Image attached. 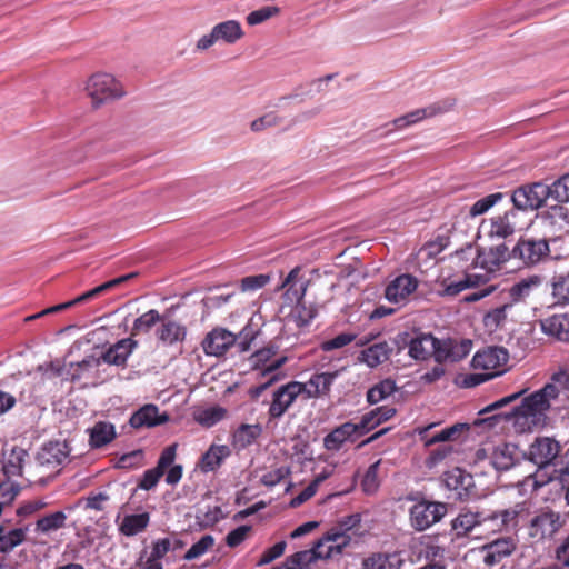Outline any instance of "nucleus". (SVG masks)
<instances>
[{
  "label": "nucleus",
  "mask_w": 569,
  "mask_h": 569,
  "mask_svg": "<svg viewBox=\"0 0 569 569\" xmlns=\"http://www.w3.org/2000/svg\"><path fill=\"white\" fill-rule=\"evenodd\" d=\"M559 388L550 382L545 385L538 391L525 397L519 406L512 408L510 412L495 415L490 420H513L521 431L531 429L532 425L541 421L550 408V401L559 396Z\"/></svg>",
  "instance_id": "nucleus-1"
},
{
  "label": "nucleus",
  "mask_w": 569,
  "mask_h": 569,
  "mask_svg": "<svg viewBox=\"0 0 569 569\" xmlns=\"http://www.w3.org/2000/svg\"><path fill=\"white\" fill-rule=\"evenodd\" d=\"M138 347V341L132 338H124L109 347L101 356L96 358L90 356L77 363V370L72 373L71 380L76 381L81 378L82 371L89 368H98L100 362L103 361L108 365L121 366L127 365V360L132 351Z\"/></svg>",
  "instance_id": "nucleus-2"
},
{
  "label": "nucleus",
  "mask_w": 569,
  "mask_h": 569,
  "mask_svg": "<svg viewBox=\"0 0 569 569\" xmlns=\"http://www.w3.org/2000/svg\"><path fill=\"white\" fill-rule=\"evenodd\" d=\"M513 260L522 268H535L549 260L551 250L546 238L520 237L511 249Z\"/></svg>",
  "instance_id": "nucleus-3"
},
{
  "label": "nucleus",
  "mask_w": 569,
  "mask_h": 569,
  "mask_svg": "<svg viewBox=\"0 0 569 569\" xmlns=\"http://www.w3.org/2000/svg\"><path fill=\"white\" fill-rule=\"evenodd\" d=\"M548 198H551L550 184L541 181L521 184L511 193L513 209L518 212L538 210L545 207Z\"/></svg>",
  "instance_id": "nucleus-4"
},
{
  "label": "nucleus",
  "mask_w": 569,
  "mask_h": 569,
  "mask_svg": "<svg viewBox=\"0 0 569 569\" xmlns=\"http://www.w3.org/2000/svg\"><path fill=\"white\" fill-rule=\"evenodd\" d=\"M86 91L96 108L124 96L122 84L112 74L104 72L92 74L87 81Z\"/></svg>",
  "instance_id": "nucleus-5"
},
{
  "label": "nucleus",
  "mask_w": 569,
  "mask_h": 569,
  "mask_svg": "<svg viewBox=\"0 0 569 569\" xmlns=\"http://www.w3.org/2000/svg\"><path fill=\"white\" fill-rule=\"evenodd\" d=\"M566 523L565 518L549 508L542 509L528 523V536L533 542L552 538Z\"/></svg>",
  "instance_id": "nucleus-6"
},
{
  "label": "nucleus",
  "mask_w": 569,
  "mask_h": 569,
  "mask_svg": "<svg viewBox=\"0 0 569 569\" xmlns=\"http://www.w3.org/2000/svg\"><path fill=\"white\" fill-rule=\"evenodd\" d=\"M447 513V503L421 499L409 510L411 527L417 531H425L439 522Z\"/></svg>",
  "instance_id": "nucleus-7"
},
{
  "label": "nucleus",
  "mask_w": 569,
  "mask_h": 569,
  "mask_svg": "<svg viewBox=\"0 0 569 569\" xmlns=\"http://www.w3.org/2000/svg\"><path fill=\"white\" fill-rule=\"evenodd\" d=\"M299 268H293L286 279L281 283V288H287L284 296L288 300L297 301V307L295 309V318L296 322L299 327L307 326L311 322V320L316 317L317 310L313 307H306L301 300L305 296L306 287L301 284L299 288L296 287V278L299 273Z\"/></svg>",
  "instance_id": "nucleus-8"
},
{
  "label": "nucleus",
  "mask_w": 569,
  "mask_h": 569,
  "mask_svg": "<svg viewBox=\"0 0 569 569\" xmlns=\"http://www.w3.org/2000/svg\"><path fill=\"white\" fill-rule=\"evenodd\" d=\"M302 390L299 381H290L277 388L272 392V399L268 409L269 421L280 419L301 395Z\"/></svg>",
  "instance_id": "nucleus-9"
},
{
  "label": "nucleus",
  "mask_w": 569,
  "mask_h": 569,
  "mask_svg": "<svg viewBox=\"0 0 569 569\" xmlns=\"http://www.w3.org/2000/svg\"><path fill=\"white\" fill-rule=\"evenodd\" d=\"M543 283L541 274H531L515 282L505 289L501 295L502 299L511 303L513 308L518 303H526L539 290Z\"/></svg>",
  "instance_id": "nucleus-10"
},
{
  "label": "nucleus",
  "mask_w": 569,
  "mask_h": 569,
  "mask_svg": "<svg viewBox=\"0 0 569 569\" xmlns=\"http://www.w3.org/2000/svg\"><path fill=\"white\" fill-rule=\"evenodd\" d=\"M456 104V99L447 98L441 101H437L426 108L413 110L405 116L396 118L392 123L397 129H403L415 123L420 122L423 119L432 118L438 114H442L452 110Z\"/></svg>",
  "instance_id": "nucleus-11"
},
{
  "label": "nucleus",
  "mask_w": 569,
  "mask_h": 569,
  "mask_svg": "<svg viewBox=\"0 0 569 569\" xmlns=\"http://www.w3.org/2000/svg\"><path fill=\"white\" fill-rule=\"evenodd\" d=\"M560 445L552 438H537L529 447L528 459L538 468H545L553 462L560 452Z\"/></svg>",
  "instance_id": "nucleus-12"
},
{
  "label": "nucleus",
  "mask_w": 569,
  "mask_h": 569,
  "mask_svg": "<svg viewBox=\"0 0 569 569\" xmlns=\"http://www.w3.org/2000/svg\"><path fill=\"white\" fill-rule=\"evenodd\" d=\"M69 455L70 448L66 441H49L38 451L36 461L40 467L52 470L68 461Z\"/></svg>",
  "instance_id": "nucleus-13"
},
{
  "label": "nucleus",
  "mask_w": 569,
  "mask_h": 569,
  "mask_svg": "<svg viewBox=\"0 0 569 569\" xmlns=\"http://www.w3.org/2000/svg\"><path fill=\"white\" fill-rule=\"evenodd\" d=\"M517 549V541L512 537H502L486 543L481 548L483 563L488 568L500 565Z\"/></svg>",
  "instance_id": "nucleus-14"
},
{
  "label": "nucleus",
  "mask_w": 569,
  "mask_h": 569,
  "mask_svg": "<svg viewBox=\"0 0 569 569\" xmlns=\"http://www.w3.org/2000/svg\"><path fill=\"white\" fill-rule=\"evenodd\" d=\"M395 343L399 350L408 346V353L415 360H426L431 357L435 351V343L437 342L432 335H421L416 338H410L406 333L405 336L396 337Z\"/></svg>",
  "instance_id": "nucleus-15"
},
{
  "label": "nucleus",
  "mask_w": 569,
  "mask_h": 569,
  "mask_svg": "<svg viewBox=\"0 0 569 569\" xmlns=\"http://www.w3.org/2000/svg\"><path fill=\"white\" fill-rule=\"evenodd\" d=\"M237 341L231 331L217 327L208 332L202 341V349L207 356H223Z\"/></svg>",
  "instance_id": "nucleus-16"
},
{
  "label": "nucleus",
  "mask_w": 569,
  "mask_h": 569,
  "mask_svg": "<svg viewBox=\"0 0 569 569\" xmlns=\"http://www.w3.org/2000/svg\"><path fill=\"white\" fill-rule=\"evenodd\" d=\"M351 541V533L343 532L340 527H331L326 535L320 538L318 550L326 559L333 558L342 552Z\"/></svg>",
  "instance_id": "nucleus-17"
},
{
  "label": "nucleus",
  "mask_w": 569,
  "mask_h": 569,
  "mask_svg": "<svg viewBox=\"0 0 569 569\" xmlns=\"http://www.w3.org/2000/svg\"><path fill=\"white\" fill-rule=\"evenodd\" d=\"M509 353L503 347H489L478 351L472 358L475 369L495 370L507 365Z\"/></svg>",
  "instance_id": "nucleus-18"
},
{
  "label": "nucleus",
  "mask_w": 569,
  "mask_h": 569,
  "mask_svg": "<svg viewBox=\"0 0 569 569\" xmlns=\"http://www.w3.org/2000/svg\"><path fill=\"white\" fill-rule=\"evenodd\" d=\"M170 419L167 412L159 413L156 405L148 403L138 409L129 419V423L134 429L152 428L163 425Z\"/></svg>",
  "instance_id": "nucleus-19"
},
{
  "label": "nucleus",
  "mask_w": 569,
  "mask_h": 569,
  "mask_svg": "<svg viewBox=\"0 0 569 569\" xmlns=\"http://www.w3.org/2000/svg\"><path fill=\"white\" fill-rule=\"evenodd\" d=\"M417 279L411 274H401L391 281L385 290V297L392 303H401L416 291Z\"/></svg>",
  "instance_id": "nucleus-20"
},
{
  "label": "nucleus",
  "mask_w": 569,
  "mask_h": 569,
  "mask_svg": "<svg viewBox=\"0 0 569 569\" xmlns=\"http://www.w3.org/2000/svg\"><path fill=\"white\" fill-rule=\"evenodd\" d=\"M156 336L163 346L172 347L184 341L187 327L174 319L163 316L156 331Z\"/></svg>",
  "instance_id": "nucleus-21"
},
{
  "label": "nucleus",
  "mask_w": 569,
  "mask_h": 569,
  "mask_svg": "<svg viewBox=\"0 0 569 569\" xmlns=\"http://www.w3.org/2000/svg\"><path fill=\"white\" fill-rule=\"evenodd\" d=\"M542 224L553 233L569 230V208L558 202L540 212Z\"/></svg>",
  "instance_id": "nucleus-22"
},
{
  "label": "nucleus",
  "mask_w": 569,
  "mask_h": 569,
  "mask_svg": "<svg viewBox=\"0 0 569 569\" xmlns=\"http://www.w3.org/2000/svg\"><path fill=\"white\" fill-rule=\"evenodd\" d=\"M359 439L356 427L352 421H347L333 428L323 438V448L328 451H338L342 446L349 441L355 442Z\"/></svg>",
  "instance_id": "nucleus-23"
},
{
  "label": "nucleus",
  "mask_w": 569,
  "mask_h": 569,
  "mask_svg": "<svg viewBox=\"0 0 569 569\" xmlns=\"http://www.w3.org/2000/svg\"><path fill=\"white\" fill-rule=\"evenodd\" d=\"M436 426V423H430L426 427L417 428L419 439L421 442H423L426 448H430L431 446L439 442L453 441L458 438L459 433L463 429H468V426L465 423H456L449 428H445L443 430L436 432L432 436H429V431Z\"/></svg>",
  "instance_id": "nucleus-24"
},
{
  "label": "nucleus",
  "mask_w": 569,
  "mask_h": 569,
  "mask_svg": "<svg viewBox=\"0 0 569 569\" xmlns=\"http://www.w3.org/2000/svg\"><path fill=\"white\" fill-rule=\"evenodd\" d=\"M519 223V212L511 208L491 219L490 236L506 239L512 236Z\"/></svg>",
  "instance_id": "nucleus-25"
},
{
  "label": "nucleus",
  "mask_w": 569,
  "mask_h": 569,
  "mask_svg": "<svg viewBox=\"0 0 569 569\" xmlns=\"http://www.w3.org/2000/svg\"><path fill=\"white\" fill-rule=\"evenodd\" d=\"M542 331L559 341L569 342V315L557 313L540 321Z\"/></svg>",
  "instance_id": "nucleus-26"
},
{
  "label": "nucleus",
  "mask_w": 569,
  "mask_h": 569,
  "mask_svg": "<svg viewBox=\"0 0 569 569\" xmlns=\"http://www.w3.org/2000/svg\"><path fill=\"white\" fill-rule=\"evenodd\" d=\"M318 559H326V557L320 555L316 542L311 549L301 550L289 556L283 562L274 566V569H307L310 563Z\"/></svg>",
  "instance_id": "nucleus-27"
},
{
  "label": "nucleus",
  "mask_w": 569,
  "mask_h": 569,
  "mask_svg": "<svg viewBox=\"0 0 569 569\" xmlns=\"http://www.w3.org/2000/svg\"><path fill=\"white\" fill-rule=\"evenodd\" d=\"M392 352V348L387 341H380L363 349L358 360L366 363L370 368H376L386 362Z\"/></svg>",
  "instance_id": "nucleus-28"
},
{
  "label": "nucleus",
  "mask_w": 569,
  "mask_h": 569,
  "mask_svg": "<svg viewBox=\"0 0 569 569\" xmlns=\"http://www.w3.org/2000/svg\"><path fill=\"white\" fill-rule=\"evenodd\" d=\"M481 511L462 508L451 521V527L458 537L467 536L472 529L481 526Z\"/></svg>",
  "instance_id": "nucleus-29"
},
{
  "label": "nucleus",
  "mask_w": 569,
  "mask_h": 569,
  "mask_svg": "<svg viewBox=\"0 0 569 569\" xmlns=\"http://www.w3.org/2000/svg\"><path fill=\"white\" fill-rule=\"evenodd\" d=\"M150 513L144 511L141 513L126 515L118 525L120 535L124 537H133L146 531L150 523Z\"/></svg>",
  "instance_id": "nucleus-30"
},
{
  "label": "nucleus",
  "mask_w": 569,
  "mask_h": 569,
  "mask_svg": "<svg viewBox=\"0 0 569 569\" xmlns=\"http://www.w3.org/2000/svg\"><path fill=\"white\" fill-rule=\"evenodd\" d=\"M138 276L137 272H130L123 276H120L118 278L111 279L109 281H106L104 283L97 286L93 289H90L86 291L84 293L78 296L77 298L72 299L74 302V306L78 303L90 301L112 289H116L120 287L123 283H127L128 281L134 279Z\"/></svg>",
  "instance_id": "nucleus-31"
},
{
  "label": "nucleus",
  "mask_w": 569,
  "mask_h": 569,
  "mask_svg": "<svg viewBox=\"0 0 569 569\" xmlns=\"http://www.w3.org/2000/svg\"><path fill=\"white\" fill-rule=\"evenodd\" d=\"M262 433V427L259 423L240 425L232 435V446L242 450L251 446Z\"/></svg>",
  "instance_id": "nucleus-32"
},
{
  "label": "nucleus",
  "mask_w": 569,
  "mask_h": 569,
  "mask_svg": "<svg viewBox=\"0 0 569 569\" xmlns=\"http://www.w3.org/2000/svg\"><path fill=\"white\" fill-rule=\"evenodd\" d=\"M117 437L116 428L111 422L98 421L90 429L89 445L93 449L102 448Z\"/></svg>",
  "instance_id": "nucleus-33"
},
{
  "label": "nucleus",
  "mask_w": 569,
  "mask_h": 569,
  "mask_svg": "<svg viewBox=\"0 0 569 569\" xmlns=\"http://www.w3.org/2000/svg\"><path fill=\"white\" fill-rule=\"evenodd\" d=\"M229 455L230 450L227 446L212 445L207 452L202 455L199 467L203 472L214 471Z\"/></svg>",
  "instance_id": "nucleus-34"
},
{
  "label": "nucleus",
  "mask_w": 569,
  "mask_h": 569,
  "mask_svg": "<svg viewBox=\"0 0 569 569\" xmlns=\"http://www.w3.org/2000/svg\"><path fill=\"white\" fill-rule=\"evenodd\" d=\"M27 451L20 447H13L8 456L4 457L2 471L7 479L22 476L23 462Z\"/></svg>",
  "instance_id": "nucleus-35"
},
{
  "label": "nucleus",
  "mask_w": 569,
  "mask_h": 569,
  "mask_svg": "<svg viewBox=\"0 0 569 569\" xmlns=\"http://www.w3.org/2000/svg\"><path fill=\"white\" fill-rule=\"evenodd\" d=\"M511 303L503 300V303L499 307L490 309L483 316V326L489 332H495L502 328L508 319L509 312L511 311Z\"/></svg>",
  "instance_id": "nucleus-36"
},
{
  "label": "nucleus",
  "mask_w": 569,
  "mask_h": 569,
  "mask_svg": "<svg viewBox=\"0 0 569 569\" xmlns=\"http://www.w3.org/2000/svg\"><path fill=\"white\" fill-rule=\"evenodd\" d=\"M512 259L513 254L511 253V249L502 243L489 249L483 259V264L489 269V271H496L500 270L508 261Z\"/></svg>",
  "instance_id": "nucleus-37"
},
{
  "label": "nucleus",
  "mask_w": 569,
  "mask_h": 569,
  "mask_svg": "<svg viewBox=\"0 0 569 569\" xmlns=\"http://www.w3.org/2000/svg\"><path fill=\"white\" fill-rule=\"evenodd\" d=\"M213 30L218 41L222 40L229 44L236 43L244 36L242 27L237 20H227L220 22L213 27Z\"/></svg>",
  "instance_id": "nucleus-38"
},
{
  "label": "nucleus",
  "mask_w": 569,
  "mask_h": 569,
  "mask_svg": "<svg viewBox=\"0 0 569 569\" xmlns=\"http://www.w3.org/2000/svg\"><path fill=\"white\" fill-rule=\"evenodd\" d=\"M516 447L510 443H501L497 446L490 457L491 465L497 470H508L515 465Z\"/></svg>",
  "instance_id": "nucleus-39"
},
{
  "label": "nucleus",
  "mask_w": 569,
  "mask_h": 569,
  "mask_svg": "<svg viewBox=\"0 0 569 569\" xmlns=\"http://www.w3.org/2000/svg\"><path fill=\"white\" fill-rule=\"evenodd\" d=\"M68 517L63 511H56L40 517L36 521L34 531L42 535H50L66 527Z\"/></svg>",
  "instance_id": "nucleus-40"
},
{
  "label": "nucleus",
  "mask_w": 569,
  "mask_h": 569,
  "mask_svg": "<svg viewBox=\"0 0 569 569\" xmlns=\"http://www.w3.org/2000/svg\"><path fill=\"white\" fill-rule=\"evenodd\" d=\"M551 297L558 306L569 305V272L555 274L551 279Z\"/></svg>",
  "instance_id": "nucleus-41"
},
{
  "label": "nucleus",
  "mask_w": 569,
  "mask_h": 569,
  "mask_svg": "<svg viewBox=\"0 0 569 569\" xmlns=\"http://www.w3.org/2000/svg\"><path fill=\"white\" fill-rule=\"evenodd\" d=\"M496 511L499 516V523L500 527H502L503 531H513L519 526V518L526 511V503L519 502L510 508Z\"/></svg>",
  "instance_id": "nucleus-42"
},
{
  "label": "nucleus",
  "mask_w": 569,
  "mask_h": 569,
  "mask_svg": "<svg viewBox=\"0 0 569 569\" xmlns=\"http://www.w3.org/2000/svg\"><path fill=\"white\" fill-rule=\"evenodd\" d=\"M339 372H321L311 376V385L315 386L311 392H308V398H320L328 396L335 379Z\"/></svg>",
  "instance_id": "nucleus-43"
},
{
  "label": "nucleus",
  "mask_w": 569,
  "mask_h": 569,
  "mask_svg": "<svg viewBox=\"0 0 569 569\" xmlns=\"http://www.w3.org/2000/svg\"><path fill=\"white\" fill-rule=\"evenodd\" d=\"M397 389L398 388L396 386L395 380H392L390 378L383 379L380 382L372 386L367 391V401L370 405H376V403L385 400L389 396L393 395L397 391Z\"/></svg>",
  "instance_id": "nucleus-44"
},
{
  "label": "nucleus",
  "mask_w": 569,
  "mask_h": 569,
  "mask_svg": "<svg viewBox=\"0 0 569 569\" xmlns=\"http://www.w3.org/2000/svg\"><path fill=\"white\" fill-rule=\"evenodd\" d=\"M26 539V529L16 528L9 531L0 526V552L7 553L21 545Z\"/></svg>",
  "instance_id": "nucleus-45"
},
{
  "label": "nucleus",
  "mask_w": 569,
  "mask_h": 569,
  "mask_svg": "<svg viewBox=\"0 0 569 569\" xmlns=\"http://www.w3.org/2000/svg\"><path fill=\"white\" fill-rule=\"evenodd\" d=\"M485 281L482 276L477 274H466L462 280L452 281L447 283L442 291H440L441 296H450L455 297L459 295L461 291L468 288H473L480 284V282Z\"/></svg>",
  "instance_id": "nucleus-46"
},
{
  "label": "nucleus",
  "mask_w": 569,
  "mask_h": 569,
  "mask_svg": "<svg viewBox=\"0 0 569 569\" xmlns=\"http://www.w3.org/2000/svg\"><path fill=\"white\" fill-rule=\"evenodd\" d=\"M163 316H161L157 310L151 309L140 317H138L132 326L131 335L137 336L140 333L149 332L150 329L157 323L161 322Z\"/></svg>",
  "instance_id": "nucleus-47"
},
{
  "label": "nucleus",
  "mask_w": 569,
  "mask_h": 569,
  "mask_svg": "<svg viewBox=\"0 0 569 569\" xmlns=\"http://www.w3.org/2000/svg\"><path fill=\"white\" fill-rule=\"evenodd\" d=\"M227 410L222 407H210L194 415V420L202 427L210 428L226 417Z\"/></svg>",
  "instance_id": "nucleus-48"
},
{
  "label": "nucleus",
  "mask_w": 569,
  "mask_h": 569,
  "mask_svg": "<svg viewBox=\"0 0 569 569\" xmlns=\"http://www.w3.org/2000/svg\"><path fill=\"white\" fill-rule=\"evenodd\" d=\"M214 541L216 540L211 535L202 536L200 540L193 543L184 553L183 559L190 561L203 556L214 546Z\"/></svg>",
  "instance_id": "nucleus-49"
},
{
  "label": "nucleus",
  "mask_w": 569,
  "mask_h": 569,
  "mask_svg": "<svg viewBox=\"0 0 569 569\" xmlns=\"http://www.w3.org/2000/svg\"><path fill=\"white\" fill-rule=\"evenodd\" d=\"M551 198L557 202H569V173L561 176L550 184Z\"/></svg>",
  "instance_id": "nucleus-50"
},
{
  "label": "nucleus",
  "mask_w": 569,
  "mask_h": 569,
  "mask_svg": "<svg viewBox=\"0 0 569 569\" xmlns=\"http://www.w3.org/2000/svg\"><path fill=\"white\" fill-rule=\"evenodd\" d=\"M20 492L17 483L10 482L9 479L0 482V509L10 506Z\"/></svg>",
  "instance_id": "nucleus-51"
},
{
  "label": "nucleus",
  "mask_w": 569,
  "mask_h": 569,
  "mask_svg": "<svg viewBox=\"0 0 569 569\" xmlns=\"http://www.w3.org/2000/svg\"><path fill=\"white\" fill-rule=\"evenodd\" d=\"M356 338H357L356 333L342 332L332 339L322 341L320 343V349L326 352H329V351H332L336 349H341V348L348 346L349 343L353 342L356 340Z\"/></svg>",
  "instance_id": "nucleus-52"
},
{
  "label": "nucleus",
  "mask_w": 569,
  "mask_h": 569,
  "mask_svg": "<svg viewBox=\"0 0 569 569\" xmlns=\"http://www.w3.org/2000/svg\"><path fill=\"white\" fill-rule=\"evenodd\" d=\"M380 462L381 460H378L370 465L362 478L361 487L366 493H373L379 487L378 471Z\"/></svg>",
  "instance_id": "nucleus-53"
},
{
  "label": "nucleus",
  "mask_w": 569,
  "mask_h": 569,
  "mask_svg": "<svg viewBox=\"0 0 569 569\" xmlns=\"http://www.w3.org/2000/svg\"><path fill=\"white\" fill-rule=\"evenodd\" d=\"M280 13V9L278 7H262L258 10L250 12L246 17V21L249 26L260 24L272 17H276Z\"/></svg>",
  "instance_id": "nucleus-54"
},
{
  "label": "nucleus",
  "mask_w": 569,
  "mask_h": 569,
  "mask_svg": "<svg viewBox=\"0 0 569 569\" xmlns=\"http://www.w3.org/2000/svg\"><path fill=\"white\" fill-rule=\"evenodd\" d=\"M503 194L501 192L488 194L479 200H477L470 208V214L472 217L483 214L491 207H493L499 200H501Z\"/></svg>",
  "instance_id": "nucleus-55"
},
{
  "label": "nucleus",
  "mask_w": 569,
  "mask_h": 569,
  "mask_svg": "<svg viewBox=\"0 0 569 569\" xmlns=\"http://www.w3.org/2000/svg\"><path fill=\"white\" fill-rule=\"evenodd\" d=\"M362 569H398L391 562V557L387 555H372L362 562Z\"/></svg>",
  "instance_id": "nucleus-56"
},
{
  "label": "nucleus",
  "mask_w": 569,
  "mask_h": 569,
  "mask_svg": "<svg viewBox=\"0 0 569 569\" xmlns=\"http://www.w3.org/2000/svg\"><path fill=\"white\" fill-rule=\"evenodd\" d=\"M270 281L269 274H254V276H248L241 279L240 281V289L243 292L247 291H256L261 288H263L266 284H268Z\"/></svg>",
  "instance_id": "nucleus-57"
},
{
  "label": "nucleus",
  "mask_w": 569,
  "mask_h": 569,
  "mask_svg": "<svg viewBox=\"0 0 569 569\" xmlns=\"http://www.w3.org/2000/svg\"><path fill=\"white\" fill-rule=\"evenodd\" d=\"M252 527L248 525L239 526L238 528L231 530L226 536V545L230 548H236L240 546L251 533Z\"/></svg>",
  "instance_id": "nucleus-58"
},
{
  "label": "nucleus",
  "mask_w": 569,
  "mask_h": 569,
  "mask_svg": "<svg viewBox=\"0 0 569 569\" xmlns=\"http://www.w3.org/2000/svg\"><path fill=\"white\" fill-rule=\"evenodd\" d=\"M353 426L356 427L358 436L360 438V437L367 435L368 432H370L371 430H373L375 428H377L378 426H380V423H379V418H377L373 410H371V411L365 413L360 418L359 422H357V423L353 422Z\"/></svg>",
  "instance_id": "nucleus-59"
},
{
  "label": "nucleus",
  "mask_w": 569,
  "mask_h": 569,
  "mask_svg": "<svg viewBox=\"0 0 569 569\" xmlns=\"http://www.w3.org/2000/svg\"><path fill=\"white\" fill-rule=\"evenodd\" d=\"M472 342L468 339L457 341L451 339L450 361L458 362L466 358L471 351Z\"/></svg>",
  "instance_id": "nucleus-60"
},
{
  "label": "nucleus",
  "mask_w": 569,
  "mask_h": 569,
  "mask_svg": "<svg viewBox=\"0 0 569 569\" xmlns=\"http://www.w3.org/2000/svg\"><path fill=\"white\" fill-rule=\"evenodd\" d=\"M171 548L169 538L158 539L152 543L150 557L147 559L152 563H160V560L168 553Z\"/></svg>",
  "instance_id": "nucleus-61"
},
{
  "label": "nucleus",
  "mask_w": 569,
  "mask_h": 569,
  "mask_svg": "<svg viewBox=\"0 0 569 569\" xmlns=\"http://www.w3.org/2000/svg\"><path fill=\"white\" fill-rule=\"evenodd\" d=\"M452 452L450 445H440L439 447L431 449L427 459L426 465L429 468H433L442 462Z\"/></svg>",
  "instance_id": "nucleus-62"
},
{
  "label": "nucleus",
  "mask_w": 569,
  "mask_h": 569,
  "mask_svg": "<svg viewBox=\"0 0 569 569\" xmlns=\"http://www.w3.org/2000/svg\"><path fill=\"white\" fill-rule=\"evenodd\" d=\"M281 122V119L276 112H268L262 117L253 120L251 122V130L254 132H260L267 128H271L278 126Z\"/></svg>",
  "instance_id": "nucleus-63"
},
{
  "label": "nucleus",
  "mask_w": 569,
  "mask_h": 569,
  "mask_svg": "<svg viewBox=\"0 0 569 569\" xmlns=\"http://www.w3.org/2000/svg\"><path fill=\"white\" fill-rule=\"evenodd\" d=\"M290 471L287 467H279L266 472L261 477V482L267 487H274L289 476Z\"/></svg>",
  "instance_id": "nucleus-64"
}]
</instances>
